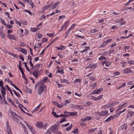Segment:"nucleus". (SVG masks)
I'll use <instances>...</instances> for the list:
<instances>
[{
	"mask_svg": "<svg viewBox=\"0 0 134 134\" xmlns=\"http://www.w3.org/2000/svg\"><path fill=\"white\" fill-rule=\"evenodd\" d=\"M7 100L11 103L14 107L15 108H16V105H15V104L14 103L12 100L9 98H7Z\"/></svg>",
	"mask_w": 134,
	"mask_h": 134,
	"instance_id": "6",
	"label": "nucleus"
},
{
	"mask_svg": "<svg viewBox=\"0 0 134 134\" xmlns=\"http://www.w3.org/2000/svg\"><path fill=\"white\" fill-rule=\"evenodd\" d=\"M103 96V94H101L98 96L96 98V101L98 100L101 99Z\"/></svg>",
	"mask_w": 134,
	"mask_h": 134,
	"instance_id": "31",
	"label": "nucleus"
},
{
	"mask_svg": "<svg viewBox=\"0 0 134 134\" xmlns=\"http://www.w3.org/2000/svg\"><path fill=\"white\" fill-rule=\"evenodd\" d=\"M1 30V29H0V35L2 36L3 38H4L5 36L4 35V33L2 32Z\"/></svg>",
	"mask_w": 134,
	"mask_h": 134,
	"instance_id": "54",
	"label": "nucleus"
},
{
	"mask_svg": "<svg viewBox=\"0 0 134 134\" xmlns=\"http://www.w3.org/2000/svg\"><path fill=\"white\" fill-rule=\"evenodd\" d=\"M70 105H71V108H77V105L71 104Z\"/></svg>",
	"mask_w": 134,
	"mask_h": 134,
	"instance_id": "45",
	"label": "nucleus"
},
{
	"mask_svg": "<svg viewBox=\"0 0 134 134\" xmlns=\"http://www.w3.org/2000/svg\"><path fill=\"white\" fill-rule=\"evenodd\" d=\"M46 88L45 85L43 84H40L38 87V91L37 93L39 95H41L43 92L45 88Z\"/></svg>",
	"mask_w": 134,
	"mask_h": 134,
	"instance_id": "1",
	"label": "nucleus"
},
{
	"mask_svg": "<svg viewBox=\"0 0 134 134\" xmlns=\"http://www.w3.org/2000/svg\"><path fill=\"white\" fill-rule=\"evenodd\" d=\"M57 126L56 124L53 125L50 128L51 129L52 132H54L57 127Z\"/></svg>",
	"mask_w": 134,
	"mask_h": 134,
	"instance_id": "8",
	"label": "nucleus"
},
{
	"mask_svg": "<svg viewBox=\"0 0 134 134\" xmlns=\"http://www.w3.org/2000/svg\"><path fill=\"white\" fill-rule=\"evenodd\" d=\"M6 126L7 127V131L8 130L9 131H10V130H11L10 127L9 125V122L8 121H7L6 123Z\"/></svg>",
	"mask_w": 134,
	"mask_h": 134,
	"instance_id": "16",
	"label": "nucleus"
},
{
	"mask_svg": "<svg viewBox=\"0 0 134 134\" xmlns=\"http://www.w3.org/2000/svg\"><path fill=\"white\" fill-rule=\"evenodd\" d=\"M126 86V83L125 82H124L121 86H120L119 87L118 89L119 90L120 89V88L123 87L125 86Z\"/></svg>",
	"mask_w": 134,
	"mask_h": 134,
	"instance_id": "43",
	"label": "nucleus"
},
{
	"mask_svg": "<svg viewBox=\"0 0 134 134\" xmlns=\"http://www.w3.org/2000/svg\"><path fill=\"white\" fill-rule=\"evenodd\" d=\"M72 126H73V125H72V124H71V125L70 126H69V127H68L67 128H66V129L65 130H66V131H68L69 130H70L72 128Z\"/></svg>",
	"mask_w": 134,
	"mask_h": 134,
	"instance_id": "32",
	"label": "nucleus"
},
{
	"mask_svg": "<svg viewBox=\"0 0 134 134\" xmlns=\"http://www.w3.org/2000/svg\"><path fill=\"white\" fill-rule=\"evenodd\" d=\"M124 106V105H122V104H121V105H120L118 107V110L119 111L121 110V109L122 108V107Z\"/></svg>",
	"mask_w": 134,
	"mask_h": 134,
	"instance_id": "58",
	"label": "nucleus"
},
{
	"mask_svg": "<svg viewBox=\"0 0 134 134\" xmlns=\"http://www.w3.org/2000/svg\"><path fill=\"white\" fill-rule=\"evenodd\" d=\"M38 70L34 71L33 72V75L34 77L37 78L38 76Z\"/></svg>",
	"mask_w": 134,
	"mask_h": 134,
	"instance_id": "22",
	"label": "nucleus"
},
{
	"mask_svg": "<svg viewBox=\"0 0 134 134\" xmlns=\"http://www.w3.org/2000/svg\"><path fill=\"white\" fill-rule=\"evenodd\" d=\"M108 112L107 110H105L102 111L100 113V115L102 116H105L108 115Z\"/></svg>",
	"mask_w": 134,
	"mask_h": 134,
	"instance_id": "4",
	"label": "nucleus"
},
{
	"mask_svg": "<svg viewBox=\"0 0 134 134\" xmlns=\"http://www.w3.org/2000/svg\"><path fill=\"white\" fill-rule=\"evenodd\" d=\"M19 50L20 51L22 52L24 54L26 55L27 54V51L26 49L23 48H19Z\"/></svg>",
	"mask_w": 134,
	"mask_h": 134,
	"instance_id": "13",
	"label": "nucleus"
},
{
	"mask_svg": "<svg viewBox=\"0 0 134 134\" xmlns=\"http://www.w3.org/2000/svg\"><path fill=\"white\" fill-rule=\"evenodd\" d=\"M77 112L76 111H74L71 112H69V114H68V116H75L77 114Z\"/></svg>",
	"mask_w": 134,
	"mask_h": 134,
	"instance_id": "11",
	"label": "nucleus"
},
{
	"mask_svg": "<svg viewBox=\"0 0 134 134\" xmlns=\"http://www.w3.org/2000/svg\"><path fill=\"white\" fill-rule=\"evenodd\" d=\"M13 119L14 121L16 123H19V120L15 116H13Z\"/></svg>",
	"mask_w": 134,
	"mask_h": 134,
	"instance_id": "27",
	"label": "nucleus"
},
{
	"mask_svg": "<svg viewBox=\"0 0 134 134\" xmlns=\"http://www.w3.org/2000/svg\"><path fill=\"white\" fill-rule=\"evenodd\" d=\"M8 29H12L13 28V26L10 25H6Z\"/></svg>",
	"mask_w": 134,
	"mask_h": 134,
	"instance_id": "63",
	"label": "nucleus"
},
{
	"mask_svg": "<svg viewBox=\"0 0 134 134\" xmlns=\"http://www.w3.org/2000/svg\"><path fill=\"white\" fill-rule=\"evenodd\" d=\"M66 104L65 103H62L60 104H59V106L58 107L59 108H61L63 107L66 106Z\"/></svg>",
	"mask_w": 134,
	"mask_h": 134,
	"instance_id": "42",
	"label": "nucleus"
},
{
	"mask_svg": "<svg viewBox=\"0 0 134 134\" xmlns=\"http://www.w3.org/2000/svg\"><path fill=\"white\" fill-rule=\"evenodd\" d=\"M82 80L81 79H76L75 80L74 82L76 83H77V82H81V81Z\"/></svg>",
	"mask_w": 134,
	"mask_h": 134,
	"instance_id": "35",
	"label": "nucleus"
},
{
	"mask_svg": "<svg viewBox=\"0 0 134 134\" xmlns=\"http://www.w3.org/2000/svg\"><path fill=\"white\" fill-rule=\"evenodd\" d=\"M42 36V34L41 33H39L38 35L36 36L35 39L37 41H39L40 38Z\"/></svg>",
	"mask_w": 134,
	"mask_h": 134,
	"instance_id": "3",
	"label": "nucleus"
},
{
	"mask_svg": "<svg viewBox=\"0 0 134 134\" xmlns=\"http://www.w3.org/2000/svg\"><path fill=\"white\" fill-rule=\"evenodd\" d=\"M131 68H129L124 70L123 71L124 73L128 74L131 73L132 71L131 70Z\"/></svg>",
	"mask_w": 134,
	"mask_h": 134,
	"instance_id": "2",
	"label": "nucleus"
},
{
	"mask_svg": "<svg viewBox=\"0 0 134 134\" xmlns=\"http://www.w3.org/2000/svg\"><path fill=\"white\" fill-rule=\"evenodd\" d=\"M79 132V129L78 128H77L76 129H75L74 131H72V132L74 133H76L77 132Z\"/></svg>",
	"mask_w": 134,
	"mask_h": 134,
	"instance_id": "47",
	"label": "nucleus"
},
{
	"mask_svg": "<svg viewBox=\"0 0 134 134\" xmlns=\"http://www.w3.org/2000/svg\"><path fill=\"white\" fill-rule=\"evenodd\" d=\"M84 108L82 105H77V108H80V109H83Z\"/></svg>",
	"mask_w": 134,
	"mask_h": 134,
	"instance_id": "48",
	"label": "nucleus"
},
{
	"mask_svg": "<svg viewBox=\"0 0 134 134\" xmlns=\"http://www.w3.org/2000/svg\"><path fill=\"white\" fill-rule=\"evenodd\" d=\"M41 104H40L38 106L36 107L32 111V113H33L37 111L39 108L40 106V105Z\"/></svg>",
	"mask_w": 134,
	"mask_h": 134,
	"instance_id": "19",
	"label": "nucleus"
},
{
	"mask_svg": "<svg viewBox=\"0 0 134 134\" xmlns=\"http://www.w3.org/2000/svg\"><path fill=\"white\" fill-rule=\"evenodd\" d=\"M24 123L27 126L29 129L32 127L30 125H29V124L27 121H24Z\"/></svg>",
	"mask_w": 134,
	"mask_h": 134,
	"instance_id": "26",
	"label": "nucleus"
},
{
	"mask_svg": "<svg viewBox=\"0 0 134 134\" xmlns=\"http://www.w3.org/2000/svg\"><path fill=\"white\" fill-rule=\"evenodd\" d=\"M133 35L132 34H129L128 36H125V37H121V38H127L129 37L130 36H132Z\"/></svg>",
	"mask_w": 134,
	"mask_h": 134,
	"instance_id": "52",
	"label": "nucleus"
},
{
	"mask_svg": "<svg viewBox=\"0 0 134 134\" xmlns=\"http://www.w3.org/2000/svg\"><path fill=\"white\" fill-rule=\"evenodd\" d=\"M90 98L91 99L94 100L95 101H96V98L95 97L93 96H91Z\"/></svg>",
	"mask_w": 134,
	"mask_h": 134,
	"instance_id": "59",
	"label": "nucleus"
},
{
	"mask_svg": "<svg viewBox=\"0 0 134 134\" xmlns=\"http://www.w3.org/2000/svg\"><path fill=\"white\" fill-rule=\"evenodd\" d=\"M103 90V89L102 88H100L97 90H95L94 91L96 94H99Z\"/></svg>",
	"mask_w": 134,
	"mask_h": 134,
	"instance_id": "15",
	"label": "nucleus"
},
{
	"mask_svg": "<svg viewBox=\"0 0 134 134\" xmlns=\"http://www.w3.org/2000/svg\"><path fill=\"white\" fill-rule=\"evenodd\" d=\"M68 114H61L60 115V117H68Z\"/></svg>",
	"mask_w": 134,
	"mask_h": 134,
	"instance_id": "50",
	"label": "nucleus"
},
{
	"mask_svg": "<svg viewBox=\"0 0 134 134\" xmlns=\"http://www.w3.org/2000/svg\"><path fill=\"white\" fill-rule=\"evenodd\" d=\"M70 31H69V30L68 31H67L65 33V38H66L69 35V34L70 32Z\"/></svg>",
	"mask_w": 134,
	"mask_h": 134,
	"instance_id": "30",
	"label": "nucleus"
},
{
	"mask_svg": "<svg viewBox=\"0 0 134 134\" xmlns=\"http://www.w3.org/2000/svg\"><path fill=\"white\" fill-rule=\"evenodd\" d=\"M28 3L31 6H32V8H33V5L34 3L31 0H29V2H28Z\"/></svg>",
	"mask_w": 134,
	"mask_h": 134,
	"instance_id": "39",
	"label": "nucleus"
},
{
	"mask_svg": "<svg viewBox=\"0 0 134 134\" xmlns=\"http://www.w3.org/2000/svg\"><path fill=\"white\" fill-rule=\"evenodd\" d=\"M62 81L64 82L65 83L68 84H69L70 83V82H69L67 80L65 79H63Z\"/></svg>",
	"mask_w": 134,
	"mask_h": 134,
	"instance_id": "44",
	"label": "nucleus"
},
{
	"mask_svg": "<svg viewBox=\"0 0 134 134\" xmlns=\"http://www.w3.org/2000/svg\"><path fill=\"white\" fill-rule=\"evenodd\" d=\"M24 64L25 66V68H26L27 70L29 71H30V70L28 67V66H27L26 63V62H24Z\"/></svg>",
	"mask_w": 134,
	"mask_h": 134,
	"instance_id": "41",
	"label": "nucleus"
},
{
	"mask_svg": "<svg viewBox=\"0 0 134 134\" xmlns=\"http://www.w3.org/2000/svg\"><path fill=\"white\" fill-rule=\"evenodd\" d=\"M38 30V29L37 28L34 27L32 28L31 29V31L33 32H35Z\"/></svg>",
	"mask_w": 134,
	"mask_h": 134,
	"instance_id": "40",
	"label": "nucleus"
},
{
	"mask_svg": "<svg viewBox=\"0 0 134 134\" xmlns=\"http://www.w3.org/2000/svg\"><path fill=\"white\" fill-rule=\"evenodd\" d=\"M53 132L51 130V129L50 128L49 129H48L47 130V131L46 132V133L47 134H49L52 133Z\"/></svg>",
	"mask_w": 134,
	"mask_h": 134,
	"instance_id": "37",
	"label": "nucleus"
},
{
	"mask_svg": "<svg viewBox=\"0 0 134 134\" xmlns=\"http://www.w3.org/2000/svg\"><path fill=\"white\" fill-rule=\"evenodd\" d=\"M26 44L24 43V42H21V43L20 44V46L24 47L26 46Z\"/></svg>",
	"mask_w": 134,
	"mask_h": 134,
	"instance_id": "61",
	"label": "nucleus"
},
{
	"mask_svg": "<svg viewBox=\"0 0 134 134\" xmlns=\"http://www.w3.org/2000/svg\"><path fill=\"white\" fill-rule=\"evenodd\" d=\"M70 21H66L65 23H64L63 25H62V26L64 27V28H65V30H66V29L67 27L68 26V24L69 23Z\"/></svg>",
	"mask_w": 134,
	"mask_h": 134,
	"instance_id": "14",
	"label": "nucleus"
},
{
	"mask_svg": "<svg viewBox=\"0 0 134 134\" xmlns=\"http://www.w3.org/2000/svg\"><path fill=\"white\" fill-rule=\"evenodd\" d=\"M16 20V23L17 24L19 25L20 26H21V22L19 21H18L16 19H15Z\"/></svg>",
	"mask_w": 134,
	"mask_h": 134,
	"instance_id": "57",
	"label": "nucleus"
},
{
	"mask_svg": "<svg viewBox=\"0 0 134 134\" xmlns=\"http://www.w3.org/2000/svg\"><path fill=\"white\" fill-rule=\"evenodd\" d=\"M91 119V117L90 116H87L82 119L81 121L83 122L87 121H89Z\"/></svg>",
	"mask_w": 134,
	"mask_h": 134,
	"instance_id": "5",
	"label": "nucleus"
},
{
	"mask_svg": "<svg viewBox=\"0 0 134 134\" xmlns=\"http://www.w3.org/2000/svg\"><path fill=\"white\" fill-rule=\"evenodd\" d=\"M59 2H57L54 4L53 6H52V9H53L57 7L58 6V4L59 3Z\"/></svg>",
	"mask_w": 134,
	"mask_h": 134,
	"instance_id": "21",
	"label": "nucleus"
},
{
	"mask_svg": "<svg viewBox=\"0 0 134 134\" xmlns=\"http://www.w3.org/2000/svg\"><path fill=\"white\" fill-rule=\"evenodd\" d=\"M54 34V33L52 34L47 33L46 34V35L47 36L49 37H51L53 36Z\"/></svg>",
	"mask_w": 134,
	"mask_h": 134,
	"instance_id": "56",
	"label": "nucleus"
},
{
	"mask_svg": "<svg viewBox=\"0 0 134 134\" xmlns=\"http://www.w3.org/2000/svg\"><path fill=\"white\" fill-rule=\"evenodd\" d=\"M1 92L2 94L5 95L6 94L5 89L4 87H1Z\"/></svg>",
	"mask_w": 134,
	"mask_h": 134,
	"instance_id": "17",
	"label": "nucleus"
},
{
	"mask_svg": "<svg viewBox=\"0 0 134 134\" xmlns=\"http://www.w3.org/2000/svg\"><path fill=\"white\" fill-rule=\"evenodd\" d=\"M91 104H92V103L90 102L86 101L85 102V105L86 106H87Z\"/></svg>",
	"mask_w": 134,
	"mask_h": 134,
	"instance_id": "28",
	"label": "nucleus"
},
{
	"mask_svg": "<svg viewBox=\"0 0 134 134\" xmlns=\"http://www.w3.org/2000/svg\"><path fill=\"white\" fill-rule=\"evenodd\" d=\"M7 37L11 39L16 40V37L14 35L8 34L7 36Z\"/></svg>",
	"mask_w": 134,
	"mask_h": 134,
	"instance_id": "7",
	"label": "nucleus"
},
{
	"mask_svg": "<svg viewBox=\"0 0 134 134\" xmlns=\"http://www.w3.org/2000/svg\"><path fill=\"white\" fill-rule=\"evenodd\" d=\"M5 81H7V82L10 83V85L13 86V85H15L13 84V82L12 81L10 80H9V79H5Z\"/></svg>",
	"mask_w": 134,
	"mask_h": 134,
	"instance_id": "25",
	"label": "nucleus"
},
{
	"mask_svg": "<svg viewBox=\"0 0 134 134\" xmlns=\"http://www.w3.org/2000/svg\"><path fill=\"white\" fill-rule=\"evenodd\" d=\"M98 30H97L96 29H94L91 30V32L92 33H94L98 31Z\"/></svg>",
	"mask_w": 134,
	"mask_h": 134,
	"instance_id": "46",
	"label": "nucleus"
},
{
	"mask_svg": "<svg viewBox=\"0 0 134 134\" xmlns=\"http://www.w3.org/2000/svg\"><path fill=\"white\" fill-rule=\"evenodd\" d=\"M13 91L14 93L15 94L17 97H20V95L19 94H18L17 92H16V91L15 90H13Z\"/></svg>",
	"mask_w": 134,
	"mask_h": 134,
	"instance_id": "60",
	"label": "nucleus"
},
{
	"mask_svg": "<svg viewBox=\"0 0 134 134\" xmlns=\"http://www.w3.org/2000/svg\"><path fill=\"white\" fill-rule=\"evenodd\" d=\"M107 42H103V44H102L101 45H100L99 46V47H102V48H103L107 44Z\"/></svg>",
	"mask_w": 134,
	"mask_h": 134,
	"instance_id": "34",
	"label": "nucleus"
},
{
	"mask_svg": "<svg viewBox=\"0 0 134 134\" xmlns=\"http://www.w3.org/2000/svg\"><path fill=\"white\" fill-rule=\"evenodd\" d=\"M76 25L75 24H72L69 28V31H71L72 29H73L76 26Z\"/></svg>",
	"mask_w": 134,
	"mask_h": 134,
	"instance_id": "29",
	"label": "nucleus"
},
{
	"mask_svg": "<svg viewBox=\"0 0 134 134\" xmlns=\"http://www.w3.org/2000/svg\"><path fill=\"white\" fill-rule=\"evenodd\" d=\"M134 112L132 111H130L127 114V117L128 118H131L132 115L133 114Z\"/></svg>",
	"mask_w": 134,
	"mask_h": 134,
	"instance_id": "10",
	"label": "nucleus"
},
{
	"mask_svg": "<svg viewBox=\"0 0 134 134\" xmlns=\"http://www.w3.org/2000/svg\"><path fill=\"white\" fill-rule=\"evenodd\" d=\"M57 73H59L61 74H63L64 72L63 71V68H61L60 70L58 69L57 72Z\"/></svg>",
	"mask_w": 134,
	"mask_h": 134,
	"instance_id": "23",
	"label": "nucleus"
},
{
	"mask_svg": "<svg viewBox=\"0 0 134 134\" xmlns=\"http://www.w3.org/2000/svg\"><path fill=\"white\" fill-rule=\"evenodd\" d=\"M65 16L64 15H62L61 16H60L59 17V19H58V20H60L61 19L65 18Z\"/></svg>",
	"mask_w": 134,
	"mask_h": 134,
	"instance_id": "64",
	"label": "nucleus"
},
{
	"mask_svg": "<svg viewBox=\"0 0 134 134\" xmlns=\"http://www.w3.org/2000/svg\"><path fill=\"white\" fill-rule=\"evenodd\" d=\"M66 121V119L64 118H62L60 121H59L60 123H61Z\"/></svg>",
	"mask_w": 134,
	"mask_h": 134,
	"instance_id": "53",
	"label": "nucleus"
},
{
	"mask_svg": "<svg viewBox=\"0 0 134 134\" xmlns=\"http://www.w3.org/2000/svg\"><path fill=\"white\" fill-rule=\"evenodd\" d=\"M42 123L41 122H37L36 123V126L38 127H42Z\"/></svg>",
	"mask_w": 134,
	"mask_h": 134,
	"instance_id": "12",
	"label": "nucleus"
},
{
	"mask_svg": "<svg viewBox=\"0 0 134 134\" xmlns=\"http://www.w3.org/2000/svg\"><path fill=\"white\" fill-rule=\"evenodd\" d=\"M111 62L110 61H107V62L106 63L105 65L106 67H108L111 64Z\"/></svg>",
	"mask_w": 134,
	"mask_h": 134,
	"instance_id": "33",
	"label": "nucleus"
},
{
	"mask_svg": "<svg viewBox=\"0 0 134 134\" xmlns=\"http://www.w3.org/2000/svg\"><path fill=\"white\" fill-rule=\"evenodd\" d=\"M13 86L16 89L19 91L21 93H22V91L20 90H19L18 88L15 85H13Z\"/></svg>",
	"mask_w": 134,
	"mask_h": 134,
	"instance_id": "49",
	"label": "nucleus"
},
{
	"mask_svg": "<svg viewBox=\"0 0 134 134\" xmlns=\"http://www.w3.org/2000/svg\"><path fill=\"white\" fill-rule=\"evenodd\" d=\"M88 67L89 68L93 69L95 68V65L93 63H91L88 65Z\"/></svg>",
	"mask_w": 134,
	"mask_h": 134,
	"instance_id": "20",
	"label": "nucleus"
},
{
	"mask_svg": "<svg viewBox=\"0 0 134 134\" xmlns=\"http://www.w3.org/2000/svg\"><path fill=\"white\" fill-rule=\"evenodd\" d=\"M106 59V58L103 56H102L99 58V59L100 60Z\"/></svg>",
	"mask_w": 134,
	"mask_h": 134,
	"instance_id": "62",
	"label": "nucleus"
},
{
	"mask_svg": "<svg viewBox=\"0 0 134 134\" xmlns=\"http://www.w3.org/2000/svg\"><path fill=\"white\" fill-rule=\"evenodd\" d=\"M97 129V128L91 129L88 130V131L90 133H92L96 131Z\"/></svg>",
	"mask_w": 134,
	"mask_h": 134,
	"instance_id": "24",
	"label": "nucleus"
},
{
	"mask_svg": "<svg viewBox=\"0 0 134 134\" xmlns=\"http://www.w3.org/2000/svg\"><path fill=\"white\" fill-rule=\"evenodd\" d=\"M0 20L1 21L2 24L4 25H6V24L4 20L2 18L0 17Z\"/></svg>",
	"mask_w": 134,
	"mask_h": 134,
	"instance_id": "36",
	"label": "nucleus"
},
{
	"mask_svg": "<svg viewBox=\"0 0 134 134\" xmlns=\"http://www.w3.org/2000/svg\"><path fill=\"white\" fill-rule=\"evenodd\" d=\"M46 18V16L44 15H43L40 18V20H42L43 19H44Z\"/></svg>",
	"mask_w": 134,
	"mask_h": 134,
	"instance_id": "51",
	"label": "nucleus"
},
{
	"mask_svg": "<svg viewBox=\"0 0 134 134\" xmlns=\"http://www.w3.org/2000/svg\"><path fill=\"white\" fill-rule=\"evenodd\" d=\"M111 105H113V104H109V103L108 104H106L102 106L101 107V108L105 109L106 108H107L110 107Z\"/></svg>",
	"mask_w": 134,
	"mask_h": 134,
	"instance_id": "9",
	"label": "nucleus"
},
{
	"mask_svg": "<svg viewBox=\"0 0 134 134\" xmlns=\"http://www.w3.org/2000/svg\"><path fill=\"white\" fill-rule=\"evenodd\" d=\"M49 8L48 6H46L45 7H44L42 8V9H43L42 10V11L41 12V13H43L44 12V10H47V9Z\"/></svg>",
	"mask_w": 134,
	"mask_h": 134,
	"instance_id": "38",
	"label": "nucleus"
},
{
	"mask_svg": "<svg viewBox=\"0 0 134 134\" xmlns=\"http://www.w3.org/2000/svg\"><path fill=\"white\" fill-rule=\"evenodd\" d=\"M24 11L25 12L28 13L30 15H32L31 12L29 10L26 9H25L24 10Z\"/></svg>",
	"mask_w": 134,
	"mask_h": 134,
	"instance_id": "55",
	"label": "nucleus"
},
{
	"mask_svg": "<svg viewBox=\"0 0 134 134\" xmlns=\"http://www.w3.org/2000/svg\"><path fill=\"white\" fill-rule=\"evenodd\" d=\"M114 119V116L112 115H111L109 117L104 121L105 122H108L110 121L111 119Z\"/></svg>",
	"mask_w": 134,
	"mask_h": 134,
	"instance_id": "18",
	"label": "nucleus"
}]
</instances>
